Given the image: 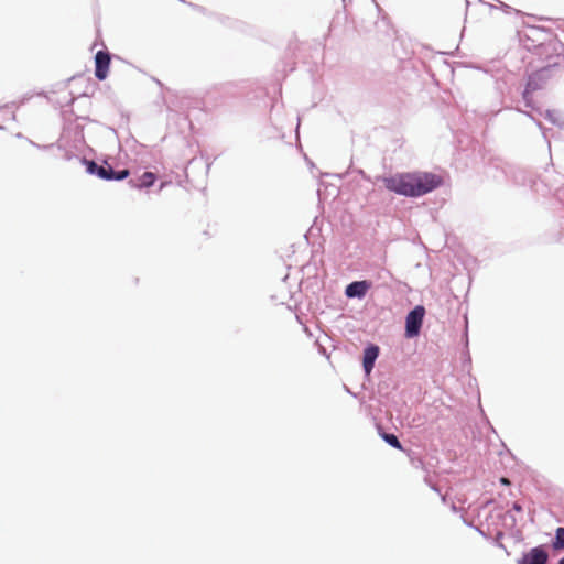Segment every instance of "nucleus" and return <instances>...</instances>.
Here are the masks:
<instances>
[{"label": "nucleus", "mask_w": 564, "mask_h": 564, "mask_svg": "<svg viewBox=\"0 0 564 564\" xmlns=\"http://www.w3.org/2000/svg\"><path fill=\"white\" fill-rule=\"evenodd\" d=\"M442 177L430 172L398 173L383 178L387 189L406 197L423 196L442 185Z\"/></svg>", "instance_id": "1"}, {"label": "nucleus", "mask_w": 564, "mask_h": 564, "mask_svg": "<svg viewBox=\"0 0 564 564\" xmlns=\"http://www.w3.org/2000/svg\"><path fill=\"white\" fill-rule=\"evenodd\" d=\"M560 46L558 42L550 40L536 47V54L541 61L545 63L546 67L558 64V59L561 58V54L558 52Z\"/></svg>", "instance_id": "2"}, {"label": "nucleus", "mask_w": 564, "mask_h": 564, "mask_svg": "<svg viewBox=\"0 0 564 564\" xmlns=\"http://www.w3.org/2000/svg\"><path fill=\"white\" fill-rule=\"evenodd\" d=\"M425 314V310L423 306H416L412 310L405 319V335L409 338L415 337L419 335L423 317Z\"/></svg>", "instance_id": "3"}, {"label": "nucleus", "mask_w": 564, "mask_h": 564, "mask_svg": "<svg viewBox=\"0 0 564 564\" xmlns=\"http://www.w3.org/2000/svg\"><path fill=\"white\" fill-rule=\"evenodd\" d=\"M111 57L106 51H98L95 55V76L99 80H105L109 73Z\"/></svg>", "instance_id": "4"}, {"label": "nucleus", "mask_w": 564, "mask_h": 564, "mask_svg": "<svg viewBox=\"0 0 564 564\" xmlns=\"http://www.w3.org/2000/svg\"><path fill=\"white\" fill-rule=\"evenodd\" d=\"M130 174L129 170L124 169L122 171L116 172L108 163L100 165L98 169V176L102 180L111 181V180H124Z\"/></svg>", "instance_id": "5"}, {"label": "nucleus", "mask_w": 564, "mask_h": 564, "mask_svg": "<svg viewBox=\"0 0 564 564\" xmlns=\"http://www.w3.org/2000/svg\"><path fill=\"white\" fill-rule=\"evenodd\" d=\"M547 553L542 547H534L523 555L520 564H546Z\"/></svg>", "instance_id": "6"}, {"label": "nucleus", "mask_w": 564, "mask_h": 564, "mask_svg": "<svg viewBox=\"0 0 564 564\" xmlns=\"http://www.w3.org/2000/svg\"><path fill=\"white\" fill-rule=\"evenodd\" d=\"M371 288L368 281H356L347 285L345 294L348 297H364L367 291Z\"/></svg>", "instance_id": "7"}, {"label": "nucleus", "mask_w": 564, "mask_h": 564, "mask_svg": "<svg viewBox=\"0 0 564 564\" xmlns=\"http://www.w3.org/2000/svg\"><path fill=\"white\" fill-rule=\"evenodd\" d=\"M379 355V347L376 345L368 346L364 351V369L367 375L371 372L375 366V361Z\"/></svg>", "instance_id": "8"}, {"label": "nucleus", "mask_w": 564, "mask_h": 564, "mask_svg": "<svg viewBox=\"0 0 564 564\" xmlns=\"http://www.w3.org/2000/svg\"><path fill=\"white\" fill-rule=\"evenodd\" d=\"M155 180L156 177L154 173L144 172L139 180L140 182L133 186L137 188L150 187L154 184Z\"/></svg>", "instance_id": "9"}, {"label": "nucleus", "mask_w": 564, "mask_h": 564, "mask_svg": "<svg viewBox=\"0 0 564 564\" xmlns=\"http://www.w3.org/2000/svg\"><path fill=\"white\" fill-rule=\"evenodd\" d=\"M553 547L555 550H564V528L556 529Z\"/></svg>", "instance_id": "10"}, {"label": "nucleus", "mask_w": 564, "mask_h": 564, "mask_svg": "<svg viewBox=\"0 0 564 564\" xmlns=\"http://www.w3.org/2000/svg\"><path fill=\"white\" fill-rule=\"evenodd\" d=\"M382 438L392 447L400 451L402 449V445L394 434L383 433Z\"/></svg>", "instance_id": "11"}, {"label": "nucleus", "mask_w": 564, "mask_h": 564, "mask_svg": "<svg viewBox=\"0 0 564 564\" xmlns=\"http://www.w3.org/2000/svg\"><path fill=\"white\" fill-rule=\"evenodd\" d=\"M98 169H100V165L96 164L94 161L87 162V170L89 173L98 175Z\"/></svg>", "instance_id": "12"}, {"label": "nucleus", "mask_w": 564, "mask_h": 564, "mask_svg": "<svg viewBox=\"0 0 564 564\" xmlns=\"http://www.w3.org/2000/svg\"><path fill=\"white\" fill-rule=\"evenodd\" d=\"M500 482H501L502 485H510V480H509L508 478H506V477H502V478L500 479Z\"/></svg>", "instance_id": "13"}, {"label": "nucleus", "mask_w": 564, "mask_h": 564, "mask_svg": "<svg viewBox=\"0 0 564 564\" xmlns=\"http://www.w3.org/2000/svg\"><path fill=\"white\" fill-rule=\"evenodd\" d=\"M558 564H564V556L558 561Z\"/></svg>", "instance_id": "14"}]
</instances>
